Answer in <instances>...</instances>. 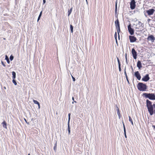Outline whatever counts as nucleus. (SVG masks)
<instances>
[{
  "instance_id": "nucleus-39",
  "label": "nucleus",
  "mask_w": 155,
  "mask_h": 155,
  "mask_svg": "<svg viewBox=\"0 0 155 155\" xmlns=\"http://www.w3.org/2000/svg\"><path fill=\"white\" fill-rule=\"evenodd\" d=\"M38 109H39L40 108V104L39 103L38 104Z\"/></svg>"
},
{
  "instance_id": "nucleus-30",
  "label": "nucleus",
  "mask_w": 155,
  "mask_h": 155,
  "mask_svg": "<svg viewBox=\"0 0 155 155\" xmlns=\"http://www.w3.org/2000/svg\"><path fill=\"white\" fill-rule=\"evenodd\" d=\"M123 126H124V132H126V129H125V128L124 124L123 123Z\"/></svg>"
},
{
  "instance_id": "nucleus-38",
  "label": "nucleus",
  "mask_w": 155,
  "mask_h": 155,
  "mask_svg": "<svg viewBox=\"0 0 155 155\" xmlns=\"http://www.w3.org/2000/svg\"><path fill=\"white\" fill-rule=\"evenodd\" d=\"M124 136H125V137L126 138H127V135H126V132H124Z\"/></svg>"
},
{
  "instance_id": "nucleus-16",
  "label": "nucleus",
  "mask_w": 155,
  "mask_h": 155,
  "mask_svg": "<svg viewBox=\"0 0 155 155\" xmlns=\"http://www.w3.org/2000/svg\"><path fill=\"white\" fill-rule=\"evenodd\" d=\"M12 75L13 79H15L16 78V73L15 72L13 71L12 72Z\"/></svg>"
},
{
  "instance_id": "nucleus-19",
  "label": "nucleus",
  "mask_w": 155,
  "mask_h": 155,
  "mask_svg": "<svg viewBox=\"0 0 155 155\" xmlns=\"http://www.w3.org/2000/svg\"><path fill=\"white\" fill-rule=\"evenodd\" d=\"M116 28L117 30V33H118V38H120V36H119V33L120 31V28Z\"/></svg>"
},
{
  "instance_id": "nucleus-14",
  "label": "nucleus",
  "mask_w": 155,
  "mask_h": 155,
  "mask_svg": "<svg viewBox=\"0 0 155 155\" xmlns=\"http://www.w3.org/2000/svg\"><path fill=\"white\" fill-rule=\"evenodd\" d=\"M2 125L3 127L5 128L6 129H7V127L6 126V123L5 121H4L2 123Z\"/></svg>"
},
{
  "instance_id": "nucleus-45",
  "label": "nucleus",
  "mask_w": 155,
  "mask_h": 155,
  "mask_svg": "<svg viewBox=\"0 0 155 155\" xmlns=\"http://www.w3.org/2000/svg\"><path fill=\"white\" fill-rule=\"evenodd\" d=\"M72 100H73V101H74V97H72Z\"/></svg>"
},
{
  "instance_id": "nucleus-18",
  "label": "nucleus",
  "mask_w": 155,
  "mask_h": 155,
  "mask_svg": "<svg viewBox=\"0 0 155 155\" xmlns=\"http://www.w3.org/2000/svg\"><path fill=\"white\" fill-rule=\"evenodd\" d=\"M72 10V8H71L70 10H68V16H69L71 13Z\"/></svg>"
},
{
  "instance_id": "nucleus-36",
  "label": "nucleus",
  "mask_w": 155,
  "mask_h": 155,
  "mask_svg": "<svg viewBox=\"0 0 155 155\" xmlns=\"http://www.w3.org/2000/svg\"><path fill=\"white\" fill-rule=\"evenodd\" d=\"M117 3H116L115 5V12H117Z\"/></svg>"
},
{
  "instance_id": "nucleus-42",
  "label": "nucleus",
  "mask_w": 155,
  "mask_h": 155,
  "mask_svg": "<svg viewBox=\"0 0 155 155\" xmlns=\"http://www.w3.org/2000/svg\"><path fill=\"white\" fill-rule=\"evenodd\" d=\"M42 11H41V12L40 13V14H39V16H41V15H42Z\"/></svg>"
},
{
  "instance_id": "nucleus-32",
  "label": "nucleus",
  "mask_w": 155,
  "mask_h": 155,
  "mask_svg": "<svg viewBox=\"0 0 155 155\" xmlns=\"http://www.w3.org/2000/svg\"><path fill=\"white\" fill-rule=\"evenodd\" d=\"M117 61H118V65H119V64H120V62L119 60V58H117Z\"/></svg>"
},
{
  "instance_id": "nucleus-27",
  "label": "nucleus",
  "mask_w": 155,
  "mask_h": 155,
  "mask_svg": "<svg viewBox=\"0 0 155 155\" xmlns=\"http://www.w3.org/2000/svg\"><path fill=\"white\" fill-rule=\"evenodd\" d=\"M14 58V57L12 55H11L10 56V60L11 61H12L13 59Z\"/></svg>"
},
{
  "instance_id": "nucleus-12",
  "label": "nucleus",
  "mask_w": 155,
  "mask_h": 155,
  "mask_svg": "<svg viewBox=\"0 0 155 155\" xmlns=\"http://www.w3.org/2000/svg\"><path fill=\"white\" fill-rule=\"evenodd\" d=\"M116 28H120L119 22L118 20L117 19L115 22Z\"/></svg>"
},
{
  "instance_id": "nucleus-15",
  "label": "nucleus",
  "mask_w": 155,
  "mask_h": 155,
  "mask_svg": "<svg viewBox=\"0 0 155 155\" xmlns=\"http://www.w3.org/2000/svg\"><path fill=\"white\" fill-rule=\"evenodd\" d=\"M124 74L125 75V77H126V80H127V81L128 82V83L129 84V82L128 81L127 76V75L126 71V68H125V69H124Z\"/></svg>"
},
{
  "instance_id": "nucleus-4",
  "label": "nucleus",
  "mask_w": 155,
  "mask_h": 155,
  "mask_svg": "<svg viewBox=\"0 0 155 155\" xmlns=\"http://www.w3.org/2000/svg\"><path fill=\"white\" fill-rule=\"evenodd\" d=\"M155 11V10L154 9L152 8L147 10L146 12L148 15H152L153 14Z\"/></svg>"
},
{
  "instance_id": "nucleus-49",
  "label": "nucleus",
  "mask_w": 155,
  "mask_h": 155,
  "mask_svg": "<svg viewBox=\"0 0 155 155\" xmlns=\"http://www.w3.org/2000/svg\"><path fill=\"white\" fill-rule=\"evenodd\" d=\"M131 67H132V70H133V68L132 67V66H131Z\"/></svg>"
},
{
  "instance_id": "nucleus-33",
  "label": "nucleus",
  "mask_w": 155,
  "mask_h": 155,
  "mask_svg": "<svg viewBox=\"0 0 155 155\" xmlns=\"http://www.w3.org/2000/svg\"><path fill=\"white\" fill-rule=\"evenodd\" d=\"M119 67V71H121V69L120 68V64H119V65H118Z\"/></svg>"
},
{
  "instance_id": "nucleus-9",
  "label": "nucleus",
  "mask_w": 155,
  "mask_h": 155,
  "mask_svg": "<svg viewBox=\"0 0 155 155\" xmlns=\"http://www.w3.org/2000/svg\"><path fill=\"white\" fill-rule=\"evenodd\" d=\"M143 25V24H142L140 21H138V23L136 25L135 28L137 29H139L141 26Z\"/></svg>"
},
{
  "instance_id": "nucleus-26",
  "label": "nucleus",
  "mask_w": 155,
  "mask_h": 155,
  "mask_svg": "<svg viewBox=\"0 0 155 155\" xmlns=\"http://www.w3.org/2000/svg\"><path fill=\"white\" fill-rule=\"evenodd\" d=\"M70 122L68 121V130L70 129V124H69Z\"/></svg>"
},
{
  "instance_id": "nucleus-11",
  "label": "nucleus",
  "mask_w": 155,
  "mask_h": 155,
  "mask_svg": "<svg viewBox=\"0 0 155 155\" xmlns=\"http://www.w3.org/2000/svg\"><path fill=\"white\" fill-rule=\"evenodd\" d=\"M147 39L149 41H151L152 42H153L155 40V38L153 35H151L148 37Z\"/></svg>"
},
{
  "instance_id": "nucleus-37",
  "label": "nucleus",
  "mask_w": 155,
  "mask_h": 155,
  "mask_svg": "<svg viewBox=\"0 0 155 155\" xmlns=\"http://www.w3.org/2000/svg\"><path fill=\"white\" fill-rule=\"evenodd\" d=\"M125 58H126V62H127V54H125Z\"/></svg>"
},
{
  "instance_id": "nucleus-35",
  "label": "nucleus",
  "mask_w": 155,
  "mask_h": 155,
  "mask_svg": "<svg viewBox=\"0 0 155 155\" xmlns=\"http://www.w3.org/2000/svg\"><path fill=\"white\" fill-rule=\"evenodd\" d=\"M2 64L5 67V64L2 61L1 62Z\"/></svg>"
},
{
  "instance_id": "nucleus-28",
  "label": "nucleus",
  "mask_w": 155,
  "mask_h": 155,
  "mask_svg": "<svg viewBox=\"0 0 155 155\" xmlns=\"http://www.w3.org/2000/svg\"><path fill=\"white\" fill-rule=\"evenodd\" d=\"M70 115H71V114L69 113L68 114V121L70 122Z\"/></svg>"
},
{
  "instance_id": "nucleus-29",
  "label": "nucleus",
  "mask_w": 155,
  "mask_h": 155,
  "mask_svg": "<svg viewBox=\"0 0 155 155\" xmlns=\"http://www.w3.org/2000/svg\"><path fill=\"white\" fill-rule=\"evenodd\" d=\"M114 37L116 39V41L117 42V33L115 32V35H114Z\"/></svg>"
},
{
  "instance_id": "nucleus-47",
  "label": "nucleus",
  "mask_w": 155,
  "mask_h": 155,
  "mask_svg": "<svg viewBox=\"0 0 155 155\" xmlns=\"http://www.w3.org/2000/svg\"><path fill=\"white\" fill-rule=\"evenodd\" d=\"M74 102H75V103H76L77 102L76 101H74Z\"/></svg>"
},
{
  "instance_id": "nucleus-25",
  "label": "nucleus",
  "mask_w": 155,
  "mask_h": 155,
  "mask_svg": "<svg viewBox=\"0 0 155 155\" xmlns=\"http://www.w3.org/2000/svg\"><path fill=\"white\" fill-rule=\"evenodd\" d=\"M54 151H56L57 150V144H55V145L54 147Z\"/></svg>"
},
{
  "instance_id": "nucleus-44",
  "label": "nucleus",
  "mask_w": 155,
  "mask_h": 155,
  "mask_svg": "<svg viewBox=\"0 0 155 155\" xmlns=\"http://www.w3.org/2000/svg\"><path fill=\"white\" fill-rule=\"evenodd\" d=\"M24 120H25V121L26 122L27 124H28V123H27V122L26 119H24Z\"/></svg>"
},
{
  "instance_id": "nucleus-24",
  "label": "nucleus",
  "mask_w": 155,
  "mask_h": 155,
  "mask_svg": "<svg viewBox=\"0 0 155 155\" xmlns=\"http://www.w3.org/2000/svg\"><path fill=\"white\" fill-rule=\"evenodd\" d=\"M12 82L15 85H16L17 84V83L16 81L15 80V79H13Z\"/></svg>"
},
{
  "instance_id": "nucleus-5",
  "label": "nucleus",
  "mask_w": 155,
  "mask_h": 155,
  "mask_svg": "<svg viewBox=\"0 0 155 155\" xmlns=\"http://www.w3.org/2000/svg\"><path fill=\"white\" fill-rule=\"evenodd\" d=\"M128 30L131 35H133L134 34V29L131 27V25L130 24L128 26Z\"/></svg>"
},
{
  "instance_id": "nucleus-3",
  "label": "nucleus",
  "mask_w": 155,
  "mask_h": 155,
  "mask_svg": "<svg viewBox=\"0 0 155 155\" xmlns=\"http://www.w3.org/2000/svg\"><path fill=\"white\" fill-rule=\"evenodd\" d=\"M136 2L134 0H132L130 3V8L132 9L135 8L136 6Z\"/></svg>"
},
{
  "instance_id": "nucleus-43",
  "label": "nucleus",
  "mask_w": 155,
  "mask_h": 155,
  "mask_svg": "<svg viewBox=\"0 0 155 155\" xmlns=\"http://www.w3.org/2000/svg\"><path fill=\"white\" fill-rule=\"evenodd\" d=\"M68 130L69 134L70 133V129H69V130Z\"/></svg>"
},
{
  "instance_id": "nucleus-23",
  "label": "nucleus",
  "mask_w": 155,
  "mask_h": 155,
  "mask_svg": "<svg viewBox=\"0 0 155 155\" xmlns=\"http://www.w3.org/2000/svg\"><path fill=\"white\" fill-rule=\"evenodd\" d=\"M33 102L35 104H38L39 103V102H38L37 101L35 100L34 99H33Z\"/></svg>"
},
{
  "instance_id": "nucleus-31",
  "label": "nucleus",
  "mask_w": 155,
  "mask_h": 155,
  "mask_svg": "<svg viewBox=\"0 0 155 155\" xmlns=\"http://www.w3.org/2000/svg\"><path fill=\"white\" fill-rule=\"evenodd\" d=\"M71 75V77L73 79V81H75V78L74 77H73L72 75Z\"/></svg>"
},
{
  "instance_id": "nucleus-41",
  "label": "nucleus",
  "mask_w": 155,
  "mask_h": 155,
  "mask_svg": "<svg viewBox=\"0 0 155 155\" xmlns=\"http://www.w3.org/2000/svg\"><path fill=\"white\" fill-rule=\"evenodd\" d=\"M45 2H46V0H43V4H45Z\"/></svg>"
},
{
  "instance_id": "nucleus-48",
  "label": "nucleus",
  "mask_w": 155,
  "mask_h": 155,
  "mask_svg": "<svg viewBox=\"0 0 155 155\" xmlns=\"http://www.w3.org/2000/svg\"><path fill=\"white\" fill-rule=\"evenodd\" d=\"M74 101H73V102H72V104H74Z\"/></svg>"
},
{
  "instance_id": "nucleus-20",
  "label": "nucleus",
  "mask_w": 155,
  "mask_h": 155,
  "mask_svg": "<svg viewBox=\"0 0 155 155\" xmlns=\"http://www.w3.org/2000/svg\"><path fill=\"white\" fill-rule=\"evenodd\" d=\"M129 121L131 122L132 124L133 125H134V124H133V120H132L131 119V117L130 116H129Z\"/></svg>"
},
{
  "instance_id": "nucleus-7",
  "label": "nucleus",
  "mask_w": 155,
  "mask_h": 155,
  "mask_svg": "<svg viewBox=\"0 0 155 155\" xmlns=\"http://www.w3.org/2000/svg\"><path fill=\"white\" fill-rule=\"evenodd\" d=\"M134 75L137 78V79L140 80L141 79V76L138 71H137L135 72Z\"/></svg>"
},
{
  "instance_id": "nucleus-21",
  "label": "nucleus",
  "mask_w": 155,
  "mask_h": 155,
  "mask_svg": "<svg viewBox=\"0 0 155 155\" xmlns=\"http://www.w3.org/2000/svg\"><path fill=\"white\" fill-rule=\"evenodd\" d=\"M70 28L71 31V33H72L73 32V27L71 25H70Z\"/></svg>"
},
{
  "instance_id": "nucleus-50",
  "label": "nucleus",
  "mask_w": 155,
  "mask_h": 155,
  "mask_svg": "<svg viewBox=\"0 0 155 155\" xmlns=\"http://www.w3.org/2000/svg\"><path fill=\"white\" fill-rule=\"evenodd\" d=\"M28 155H30V154L29 153V154H28Z\"/></svg>"
},
{
  "instance_id": "nucleus-13",
  "label": "nucleus",
  "mask_w": 155,
  "mask_h": 155,
  "mask_svg": "<svg viewBox=\"0 0 155 155\" xmlns=\"http://www.w3.org/2000/svg\"><path fill=\"white\" fill-rule=\"evenodd\" d=\"M137 66L139 69H140V68L142 67V66L141 65V62L140 61H138L137 64Z\"/></svg>"
},
{
  "instance_id": "nucleus-8",
  "label": "nucleus",
  "mask_w": 155,
  "mask_h": 155,
  "mask_svg": "<svg viewBox=\"0 0 155 155\" xmlns=\"http://www.w3.org/2000/svg\"><path fill=\"white\" fill-rule=\"evenodd\" d=\"M149 79L150 78L149 76V75L148 74H147L142 78V80L143 81H148Z\"/></svg>"
},
{
  "instance_id": "nucleus-10",
  "label": "nucleus",
  "mask_w": 155,
  "mask_h": 155,
  "mask_svg": "<svg viewBox=\"0 0 155 155\" xmlns=\"http://www.w3.org/2000/svg\"><path fill=\"white\" fill-rule=\"evenodd\" d=\"M130 41L131 42H133L136 41V38L133 36H130L129 37Z\"/></svg>"
},
{
  "instance_id": "nucleus-40",
  "label": "nucleus",
  "mask_w": 155,
  "mask_h": 155,
  "mask_svg": "<svg viewBox=\"0 0 155 155\" xmlns=\"http://www.w3.org/2000/svg\"><path fill=\"white\" fill-rule=\"evenodd\" d=\"M38 109H39L40 108V104L39 103L38 104Z\"/></svg>"
},
{
  "instance_id": "nucleus-17",
  "label": "nucleus",
  "mask_w": 155,
  "mask_h": 155,
  "mask_svg": "<svg viewBox=\"0 0 155 155\" xmlns=\"http://www.w3.org/2000/svg\"><path fill=\"white\" fill-rule=\"evenodd\" d=\"M5 59L7 61L8 64H9L10 63V61L9 60L8 58V56L7 55H5Z\"/></svg>"
},
{
  "instance_id": "nucleus-34",
  "label": "nucleus",
  "mask_w": 155,
  "mask_h": 155,
  "mask_svg": "<svg viewBox=\"0 0 155 155\" xmlns=\"http://www.w3.org/2000/svg\"><path fill=\"white\" fill-rule=\"evenodd\" d=\"M41 17V16H38V20H37V21L38 22V21H39V20H40Z\"/></svg>"
},
{
  "instance_id": "nucleus-6",
  "label": "nucleus",
  "mask_w": 155,
  "mask_h": 155,
  "mask_svg": "<svg viewBox=\"0 0 155 155\" xmlns=\"http://www.w3.org/2000/svg\"><path fill=\"white\" fill-rule=\"evenodd\" d=\"M132 53L134 58V59H136L137 58V53L134 48L132 49Z\"/></svg>"
},
{
  "instance_id": "nucleus-46",
  "label": "nucleus",
  "mask_w": 155,
  "mask_h": 155,
  "mask_svg": "<svg viewBox=\"0 0 155 155\" xmlns=\"http://www.w3.org/2000/svg\"><path fill=\"white\" fill-rule=\"evenodd\" d=\"M86 2H87V0H86Z\"/></svg>"
},
{
  "instance_id": "nucleus-1",
  "label": "nucleus",
  "mask_w": 155,
  "mask_h": 155,
  "mask_svg": "<svg viewBox=\"0 0 155 155\" xmlns=\"http://www.w3.org/2000/svg\"><path fill=\"white\" fill-rule=\"evenodd\" d=\"M138 89L141 91H145L147 89L146 85L140 82L137 85Z\"/></svg>"
},
{
  "instance_id": "nucleus-22",
  "label": "nucleus",
  "mask_w": 155,
  "mask_h": 155,
  "mask_svg": "<svg viewBox=\"0 0 155 155\" xmlns=\"http://www.w3.org/2000/svg\"><path fill=\"white\" fill-rule=\"evenodd\" d=\"M117 114L118 115L119 118H120V114L119 111V109L118 108L117 110Z\"/></svg>"
},
{
  "instance_id": "nucleus-2",
  "label": "nucleus",
  "mask_w": 155,
  "mask_h": 155,
  "mask_svg": "<svg viewBox=\"0 0 155 155\" xmlns=\"http://www.w3.org/2000/svg\"><path fill=\"white\" fill-rule=\"evenodd\" d=\"M143 96L146 98H148L151 100H155V95L154 94L144 93Z\"/></svg>"
}]
</instances>
